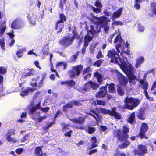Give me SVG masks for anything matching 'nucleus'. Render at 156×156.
<instances>
[{
    "label": "nucleus",
    "instance_id": "nucleus-1",
    "mask_svg": "<svg viewBox=\"0 0 156 156\" xmlns=\"http://www.w3.org/2000/svg\"><path fill=\"white\" fill-rule=\"evenodd\" d=\"M118 63L114 62L116 64L119 65L121 69L127 75L128 78L134 72L135 69L130 64H127V60L126 57L120 58L119 57V60H117Z\"/></svg>",
    "mask_w": 156,
    "mask_h": 156
},
{
    "label": "nucleus",
    "instance_id": "nucleus-2",
    "mask_svg": "<svg viewBox=\"0 0 156 156\" xmlns=\"http://www.w3.org/2000/svg\"><path fill=\"white\" fill-rule=\"evenodd\" d=\"M90 20L94 24V25L92 24L90 25V29L89 31L91 29V26H93L94 27H95V25H97L96 27L97 28H99L100 29V31L97 33V35H93V36H96L98 35V34L100 32L101 30V27L103 28L104 31L105 32H107L109 30V25L107 23H106L103 26H101V24L104 22H105L106 20V17L104 16H101L98 18L96 17L95 16H94L92 17L90 19Z\"/></svg>",
    "mask_w": 156,
    "mask_h": 156
},
{
    "label": "nucleus",
    "instance_id": "nucleus-3",
    "mask_svg": "<svg viewBox=\"0 0 156 156\" xmlns=\"http://www.w3.org/2000/svg\"><path fill=\"white\" fill-rule=\"evenodd\" d=\"M147 74H144L143 79H140V76L139 75H138V77L134 75L133 73L128 78L130 83L132 84H135L136 82L135 80L137 81L140 83L139 86L142 88L144 90V93L147 94V90L148 87V83L146 81V77Z\"/></svg>",
    "mask_w": 156,
    "mask_h": 156
},
{
    "label": "nucleus",
    "instance_id": "nucleus-4",
    "mask_svg": "<svg viewBox=\"0 0 156 156\" xmlns=\"http://www.w3.org/2000/svg\"><path fill=\"white\" fill-rule=\"evenodd\" d=\"M95 27L91 26V29L89 31L87 34L85 36L84 39V45L82 50V53L84 54L85 52L86 47L88 45V43L91 40L93 35H97V34L100 30V29L97 28L95 25Z\"/></svg>",
    "mask_w": 156,
    "mask_h": 156
},
{
    "label": "nucleus",
    "instance_id": "nucleus-5",
    "mask_svg": "<svg viewBox=\"0 0 156 156\" xmlns=\"http://www.w3.org/2000/svg\"><path fill=\"white\" fill-rule=\"evenodd\" d=\"M125 105L121 106L122 109L133 110L140 103L139 99L127 97L124 100Z\"/></svg>",
    "mask_w": 156,
    "mask_h": 156
},
{
    "label": "nucleus",
    "instance_id": "nucleus-6",
    "mask_svg": "<svg viewBox=\"0 0 156 156\" xmlns=\"http://www.w3.org/2000/svg\"><path fill=\"white\" fill-rule=\"evenodd\" d=\"M123 133L119 129L114 132L115 136H116L118 139L120 141L124 140L128 137V134L127 133L129 131V128L126 126H125L123 127Z\"/></svg>",
    "mask_w": 156,
    "mask_h": 156
},
{
    "label": "nucleus",
    "instance_id": "nucleus-7",
    "mask_svg": "<svg viewBox=\"0 0 156 156\" xmlns=\"http://www.w3.org/2000/svg\"><path fill=\"white\" fill-rule=\"evenodd\" d=\"M120 54L122 55V52H120ZM120 52H117L114 49H112L108 51L107 55L109 58L111 59V62L114 63V62H116L118 63L117 60H119V54Z\"/></svg>",
    "mask_w": 156,
    "mask_h": 156
},
{
    "label": "nucleus",
    "instance_id": "nucleus-8",
    "mask_svg": "<svg viewBox=\"0 0 156 156\" xmlns=\"http://www.w3.org/2000/svg\"><path fill=\"white\" fill-rule=\"evenodd\" d=\"M83 66L80 65L76 66L73 67L72 70L70 72V77H75L76 76H79L80 73V72Z\"/></svg>",
    "mask_w": 156,
    "mask_h": 156
},
{
    "label": "nucleus",
    "instance_id": "nucleus-9",
    "mask_svg": "<svg viewBox=\"0 0 156 156\" xmlns=\"http://www.w3.org/2000/svg\"><path fill=\"white\" fill-rule=\"evenodd\" d=\"M60 20H58L56 23V29L58 31L57 32H59L62 31V27H63L62 23L64 21H65L66 17L63 14H60L59 16Z\"/></svg>",
    "mask_w": 156,
    "mask_h": 156
},
{
    "label": "nucleus",
    "instance_id": "nucleus-10",
    "mask_svg": "<svg viewBox=\"0 0 156 156\" xmlns=\"http://www.w3.org/2000/svg\"><path fill=\"white\" fill-rule=\"evenodd\" d=\"M117 42H119V43H118L116 45V49L118 52H120V51L119 50V48L121 47H124V45L125 46H126L127 45L126 44H124V43L123 42V40L119 34L116 36L114 41L115 43Z\"/></svg>",
    "mask_w": 156,
    "mask_h": 156
},
{
    "label": "nucleus",
    "instance_id": "nucleus-11",
    "mask_svg": "<svg viewBox=\"0 0 156 156\" xmlns=\"http://www.w3.org/2000/svg\"><path fill=\"white\" fill-rule=\"evenodd\" d=\"M133 152L135 155L142 156L147 153V148L145 146L140 145L138 147V149H134Z\"/></svg>",
    "mask_w": 156,
    "mask_h": 156
},
{
    "label": "nucleus",
    "instance_id": "nucleus-12",
    "mask_svg": "<svg viewBox=\"0 0 156 156\" xmlns=\"http://www.w3.org/2000/svg\"><path fill=\"white\" fill-rule=\"evenodd\" d=\"M24 23L19 19H16L12 23L11 27L13 29H20L24 26Z\"/></svg>",
    "mask_w": 156,
    "mask_h": 156
},
{
    "label": "nucleus",
    "instance_id": "nucleus-13",
    "mask_svg": "<svg viewBox=\"0 0 156 156\" xmlns=\"http://www.w3.org/2000/svg\"><path fill=\"white\" fill-rule=\"evenodd\" d=\"M99 91L96 94V96L98 98H101L105 97L107 93L106 87H101L99 89Z\"/></svg>",
    "mask_w": 156,
    "mask_h": 156
},
{
    "label": "nucleus",
    "instance_id": "nucleus-14",
    "mask_svg": "<svg viewBox=\"0 0 156 156\" xmlns=\"http://www.w3.org/2000/svg\"><path fill=\"white\" fill-rule=\"evenodd\" d=\"M148 129V126L147 124L145 123H143L139 133V135L140 136V138L141 139H142L144 137H145V133L147 130Z\"/></svg>",
    "mask_w": 156,
    "mask_h": 156
},
{
    "label": "nucleus",
    "instance_id": "nucleus-15",
    "mask_svg": "<svg viewBox=\"0 0 156 156\" xmlns=\"http://www.w3.org/2000/svg\"><path fill=\"white\" fill-rule=\"evenodd\" d=\"M117 76L120 84L122 85L126 86L128 82L127 79L119 73H118Z\"/></svg>",
    "mask_w": 156,
    "mask_h": 156
},
{
    "label": "nucleus",
    "instance_id": "nucleus-16",
    "mask_svg": "<svg viewBox=\"0 0 156 156\" xmlns=\"http://www.w3.org/2000/svg\"><path fill=\"white\" fill-rule=\"evenodd\" d=\"M34 88H31L30 87L24 88L21 92L20 93V95L22 97L27 95L33 91L35 90Z\"/></svg>",
    "mask_w": 156,
    "mask_h": 156
},
{
    "label": "nucleus",
    "instance_id": "nucleus-17",
    "mask_svg": "<svg viewBox=\"0 0 156 156\" xmlns=\"http://www.w3.org/2000/svg\"><path fill=\"white\" fill-rule=\"evenodd\" d=\"M95 5L97 7H93V11L96 13H99L101 12V9L102 7V5L98 0H97L95 3Z\"/></svg>",
    "mask_w": 156,
    "mask_h": 156
},
{
    "label": "nucleus",
    "instance_id": "nucleus-18",
    "mask_svg": "<svg viewBox=\"0 0 156 156\" xmlns=\"http://www.w3.org/2000/svg\"><path fill=\"white\" fill-rule=\"evenodd\" d=\"M122 8L119 9L116 12L114 13L112 16L111 19L113 21L115 19L119 18L120 16L122 11Z\"/></svg>",
    "mask_w": 156,
    "mask_h": 156
},
{
    "label": "nucleus",
    "instance_id": "nucleus-19",
    "mask_svg": "<svg viewBox=\"0 0 156 156\" xmlns=\"http://www.w3.org/2000/svg\"><path fill=\"white\" fill-rule=\"evenodd\" d=\"M30 115L34 118H36L40 115V112L36 110L34 108L30 109Z\"/></svg>",
    "mask_w": 156,
    "mask_h": 156
},
{
    "label": "nucleus",
    "instance_id": "nucleus-20",
    "mask_svg": "<svg viewBox=\"0 0 156 156\" xmlns=\"http://www.w3.org/2000/svg\"><path fill=\"white\" fill-rule=\"evenodd\" d=\"M116 108H112L111 110V114L109 115L114 116L116 119H119L121 118V115L116 112Z\"/></svg>",
    "mask_w": 156,
    "mask_h": 156
},
{
    "label": "nucleus",
    "instance_id": "nucleus-21",
    "mask_svg": "<svg viewBox=\"0 0 156 156\" xmlns=\"http://www.w3.org/2000/svg\"><path fill=\"white\" fill-rule=\"evenodd\" d=\"M69 119L70 121L74 123L83 124L85 121V118L83 117H80L78 119Z\"/></svg>",
    "mask_w": 156,
    "mask_h": 156
},
{
    "label": "nucleus",
    "instance_id": "nucleus-22",
    "mask_svg": "<svg viewBox=\"0 0 156 156\" xmlns=\"http://www.w3.org/2000/svg\"><path fill=\"white\" fill-rule=\"evenodd\" d=\"M135 113L134 112H133L128 117L127 119V122L130 124H132L135 122Z\"/></svg>",
    "mask_w": 156,
    "mask_h": 156
},
{
    "label": "nucleus",
    "instance_id": "nucleus-23",
    "mask_svg": "<svg viewBox=\"0 0 156 156\" xmlns=\"http://www.w3.org/2000/svg\"><path fill=\"white\" fill-rule=\"evenodd\" d=\"M25 72L26 73H23V76H29L33 75L34 73V70L32 69L29 70V69H25Z\"/></svg>",
    "mask_w": 156,
    "mask_h": 156
},
{
    "label": "nucleus",
    "instance_id": "nucleus-24",
    "mask_svg": "<svg viewBox=\"0 0 156 156\" xmlns=\"http://www.w3.org/2000/svg\"><path fill=\"white\" fill-rule=\"evenodd\" d=\"M42 149L41 147H38L36 148L34 151L36 156H42Z\"/></svg>",
    "mask_w": 156,
    "mask_h": 156
},
{
    "label": "nucleus",
    "instance_id": "nucleus-25",
    "mask_svg": "<svg viewBox=\"0 0 156 156\" xmlns=\"http://www.w3.org/2000/svg\"><path fill=\"white\" fill-rule=\"evenodd\" d=\"M95 77L97 78L98 82L100 84H102L103 81L102 75L98 72H95L94 74Z\"/></svg>",
    "mask_w": 156,
    "mask_h": 156
},
{
    "label": "nucleus",
    "instance_id": "nucleus-26",
    "mask_svg": "<svg viewBox=\"0 0 156 156\" xmlns=\"http://www.w3.org/2000/svg\"><path fill=\"white\" fill-rule=\"evenodd\" d=\"M97 109L98 112L100 113L108 114L109 115L111 114V110L109 109L107 110L102 108H97Z\"/></svg>",
    "mask_w": 156,
    "mask_h": 156
},
{
    "label": "nucleus",
    "instance_id": "nucleus-27",
    "mask_svg": "<svg viewBox=\"0 0 156 156\" xmlns=\"http://www.w3.org/2000/svg\"><path fill=\"white\" fill-rule=\"evenodd\" d=\"M91 142L92 144V145L90 147H89V149H91L98 146V144H96L97 139L95 137L93 136L91 140Z\"/></svg>",
    "mask_w": 156,
    "mask_h": 156
},
{
    "label": "nucleus",
    "instance_id": "nucleus-28",
    "mask_svg": "<svg viewBox=\"0 0 156 156\" xmlns=\"http://www.w3.org/2000/svg\"><path fill=\"white\" fill-rule=\"evenodd\" d=\"M144 60V57H140L138 58L136 60V63L135 66L136 68H138L139 66L143 63Z\"/></svg>",
    "mask_w": 156,
    "mask_h": 156
},
{
    "label": "nucleus",
    "instance_id": "nucleus-29",
    "mask_svg": "<svg viewBox=\"0 0 156 156\" xmlns=\"http://www.w3.org/2000/svg\"><path fill=\"white\" fill-rule=\"evenodd\" d=\"M81 105L80 102L78 101H72L69 103V108H72L74 105L80 106Z\"/></svg>",
    "mask_w": 156,
    "mask_h": 156
},
{
    "label": "nucleus",
    "instance_id": "nucleus-30",
    "mask_svg": "<svg viewBox=\"0 0 156 156\" xmlns=\"http://www.w3.org/2000/svg\"><path fill=\"white\" fill-rule=\"evenodd\" d=\"M151 6L152 9L151 13H149L150 16H152L154 14H156V3L153 2L151 5Z\"/></svg>",
    "mask_w": 156,
    "mask_h": 156
},
{
    "label": "nucleus",
    "instance_id": "nucleus-31",
    "mask_svg": "<svg viewBox=\"0 0 156 156\" xmlns=\"http://www.w3.org/2000/svg\"><path fill=\"white\" fill-rule=\"evenodd\" d=\"M106 87L108 88L109 90L108 91L109 93H114L115 90L114 88V84H107Z\"/></svg>",
    "mask_w": 156,
    "mask_h": 156
},
{
    "label": "nucleus",
    "instance_id": "nucleus-32",
    "mask_svg": "<svg viewBox=\"0 0 156 156\" xmlns=\"http://www.w3.org/2000/svg\"><path fill=\"white\" fill-rule=\"evenodd\" d=\"M93 102L95 105H100L104 106L106 105L105 101L101 100H96V101H94Z\"/></svg>",
    "mask_w": 156,
    "mask_h": 156
},
{
    "label": "nucleus",
    "instance_id": "nucleus-33",
    "mask_svg": "<svg viewBox=\"0 0 156 156\" xmlns=\"http://www.w3.org/2000/svg\"><path fill=\"white\" fill-rule=\"evenodd\" d=\"M86 131L89 134H92L95 131V129L94 127H88L85 129Z\"/></svg>",
    "mask_w": 156,
    "mask_h": 156
},
{
    "label": "nucleus",
    "instance_id": "nucleus-34",
    "mask_svg": "<svg viewBox=\"0 0 156 156\" xmlns=\"http://www.w3.org/2000/svg\"><path fill=\"white\" fill-rule=\"evenodd\" d=\"M90 83L91 88L93 90L96 89L99 87V85L96 83L93 82L91 81H90Z\"/></svg>",
    "mask_w": 156,
    "mask_h": 156
},
{
    "label": "nucleus",
    "instance_id": "nucleus-35",
    "mask_svg": "<svg viewBox=\"0 0 156 156\" xmlns=\"http://www.w3.org/2000/svg\"><path fill=\"white\" fill-rule=\"evenodd\" d=\"M68 38H64L62 40H60V43L62 45H65L67 46L68 45Z\"/></svg>",
    "mask_w": 156,
    "mask_h": 156
},
{
    "label": "nucleus",
    "instance_id": "nucleus-36",
    "mask_svg": "<svg viewBox=\"0 0 156 156\" xmlns=\"http://www.w3.org/2000/svg\"><path fill=\"white\" fill-rule=\"evenodd\" d=\"M91 88L90 83V81L86 83L83 88V90L85 91L89 90Z\"/></svg>",
    "mask_w": 156,
    "mask_h": 156
},
{
    "label": "nucleus",
    "instance_id": "nucleus-37",
    "mask_svg": "<svg viewBox=\"0 0 156 156\" xmlns=\"http://www.w3.org/2000/svg\"><path fill=\"white\" fill-rule=\"evenodd\" d=\"M137 116L140 119L144 120L145 119L144 113L143 111H140L138 114Z\"/></svg>",
    "mask_w": 156,
    "mask_h": 156
},
{
    "label": "nucleus",
    "instance_id": "nucleus-38",
    "mask_svg": "<svg viewBox=\"0 0 156 156\" xmlns=\"http://www.w3.org/2000/svg\"><path fill=\"white\" fill-rule=\"evenodd\" d=\"M61 66H64L63 69H65L67 68V64L63 62H60L57 64L56 66L58 67Z\"/></svg>",
    "mask_w": 156,
    "mask_h": 156
},
{
    "label": "nucleus",
    "instance_id": "nucleus-39",
    "mask_svg": "<svg viewBox=\"0 0 156 156\" xmlns=\"http://www.w3.org/2000/svg\"><path fill=\"white\" fill-rule=\"evenodd\" d=\"M7 140L8 142H12L13 143H16L17 142V140L14 138H12L10 137V135H8L6 137Z\"/></svg>",
    "mask_w": 156,
    "mask_h": 156
},
{
    "label": "nucleus",
    "instance_id": "nucleus-40",
    "mask_svg": "<svg viewBox=\"0 0 156 156\" xmlns=\"http://www.w3.org/2000/svg\"><path fill=\"white\" fill-rule=\"evenodd\" d=\"M37 78H33L32 79V81L31 83V85L33 87H36L37 85L36 82L37 81Z\"/></svg>",
    "mask_w": 156,
    "mask_h": 156
},
{
    "label": "nucleus",
    "instance_id": "nucleus-41",
    "mask_svg": "<svg viewBox=\"0 0 156 156\" xmlns=\"http://www.w3.org/2000/svg\"><path fill=\"white\" fill-rule=\"evenodd\" d=\"M117 91L119 94L121 96H122L124 94L123 89L120 87H118L117 89Z\"/></svg>",
    "mask_w": 156,
    "mask_h": 156
},
{
    "label": "nucleus",
    "instance_id": "nucleus-42",
    "mask_svg": "<svg viewBox=\"0 0 156 156\" xmlns=\"http://www.w3.org/2000/svg\"><path fill=\"white\" fill-rule=\"evenodd\" d=\"M77 54L72 56L70 58L69 62H72L75 61L77 58Z\"/></svg>",
    "mask_w": 156,
    "mask_h": 156
},
{
    "label": "nucleus",
    "instance_id": "nucleus-43",
    "mask_svg": "<svg viewBox=\"0 0 156 156\" xmlns=\"http://www.w3.org/2000/svg\"><path fill=\"white\" fill-rule=\"evenodd\" d=\"M112 25H115L116 26H122L123 25V23L121 21H114L112 22Z\"/></svg>",
    "mask_w": 156,
    "mask_h": 156
},
{
    "label": "nucleus",
    "instance_id": "nucleus-44",
    "mask_svg": "<svg viewBox=\"0 0 156 156\" xmlns=\"http://www.w3.org/2000/svg\"><path fill=\"white\" fill-rule=\"evenodd\" d=\"M6 72V69L4 67H0V73L3 74L5 73Z\"/></svg>",
    "mask_w": 156,
    "mask_h": 156
},
{
    "label": "nucleus",
    "instance_id": "nucleus-45",
    "mask_svg": "<svg viewBox=\"0 0 156 156\" xmlns=\"http://www.w3.org/2000/svg\"><path fill=\"white\" fill-rule=\"evenodd\" d=\"M103 60H99L96 61L94 64V66H97L99 67L102 62Z\"/></svg>",
    "mask_w": 156,
    "mask_h": 156
},
{
    "label": "nucleus",
    "instance_id": "nucleus-46",
    "mask_svg": "<svg viewBox=\"0 0 156 156\" xmlns=\"http://www.w3.org/2000/svg\"><path fill=\"white\" fill-rule=\"evenodd\" d=\"M76 84L75 81L72 80H69V86L73 87Z\"/></svg>",
    "mask_w": 156,
    "mask_h": 156
},
{
    "label": "nucleus",
    "instance_id": "nucleus-47",
    "mask_svg": "<svg viewBox=\"0 0 156 156\" xmlns=\"http://www.w3.org/2000/svg\"><path fill=\"white\" fill-rule=\"evenodd\" d=\"M16 55L18 57L20 58L23 56V54L22 51L21 50H20L17 51Z\"/></svg>",
    "mask_w": 156,
    "mask_h": 156
},
{
    "label": "nucleus",
    "instance_id": "nucleus-48",
    "mask_svg": "<svg viewBox=\"0 0 156 156\" xmlns=\"http://www.w3.org/2000/svg\"><path fill=\"white\" fill-rule=\"evenodd\" d=\"M68 109V104H67L63 106V111L66 112Z\"/></svg>",
    "mask_w": 156,
    "mask_h": 156
},
{
    "label": "nucleus",
    "instance_id": "nucleus-49",
    "mask_svg": "<svg viewBox=\"0 0 156 156\" xmlns=\"http://www.w3.org/2000/svg\"><path fill=\"white\" fill-rule=\"evenodd\" d=\"M103 55H102V52L101 51H99L97 55V58H101L103 57Z\"/></svg>",
    "mask_w": 156,
    "mask_h": 156
},
{
    "label": "nucleus",
    "instance_id": "nucleus-50",
    "mask_svg": "<svg viewBox=\"0 0 156 156\" xmlns=\"http://www.w3.org/2000/svg\"><path fill=\"white\" fill-rule=\"evenodd\" d=\"M87 114L91 115V116L93 117L96 120H97V118L98 117L99 115H95L93 113H90V112H89L88 113H87Z\"/></svg>",
    "mask_w": 156,
    "mask_h": 156
},
{
    "label": "nucleus",
    "instance_id": "nucleus-51",
    "mask_svg": "<svg viewBox=\"0 0 156 156\" xmlns=\"http://www.w3.org/2000/svg\"><path fill=\"white\" fill-rule=\"evenodd\" d=\"M47 116L46 115L40 117L38 118V120L39 122H41L43 120L45 119Z\"/></svg>",
    "mask_w": 156,
    "mask_h": 156
},
{
    "label": "nucleus",
    "instance_id": "nucleus-52",
    "mask_svg": "<svg viewBox=\"0 0 156 156\" xmlns=\"http://www.w3.org/2000/svg\"><path fill=\"white\" fill-rule=\"evenodd\" d=\"M23 151V149L22 148H19L16 149L15 151L19 155L21 154V152Z\"/></svg>",
    "mask_w": 156,
    "mask_h": 156
},
{
    "label": "nucleus",
    "instance_id": "nucleus-53",
    "mask_svg": "<svg viewBox=\"0 0 156 156\" xmlns=\"http://www.w3.org/2000/svg\"><path fill=\"white\" fill-rule=\"evenodd\" d=\"M76 35L74 34L72 36V38L71 39H69V41H70L69 42V44H71L74 39L76 38Z\"/></svg>",
    "mask_w": 156,
    "mask_h": 156
},
{
    "label": "nucleus",
    "instance_id": "nucleus-54",
    "mask_svg": "<svg viewBox=\"0 0 156 156\" xmlns=\"http://www.w3.org/2000/svg\"><path fill=\"white\" fill-rule=\"evenodd\" d=\"M62 130L63 131H66L68 129V125L64 124L62 126Z\"/></svg>",
    "mask_w": 156,
    "mask_h": 156
},
{
    "label": "nucleus",
    "instance_id": "nucleus-55",
    "mask_svg": "<svg viewBox=\"0 0 156 156\" xmlns=\"http://www.w3.org/2000/svg\"><path fill=\"white\" fill-rule=\"evenodd\" d=\"M41 110L44 112H47L50 109V108L49 107H47L46 108H41Z\"/></svg>",
    "mask_w": 156,
    "mask_h": 156
},
{
    "label": "nucleus",
    "instance_id": "nucleus-56",
    "mask_svg": "<svg viewBox=\"0 0 156 156\" xmlns=\"http://www.w3.org/2000/svg\"><path fill=\"white\" fill-rule=\"evenodd\" d=\"M138 30L142 32L144 31V28L143 26H141V25L139 24Z\"/></svg>",
    "mask_w": 156,
    "mask_h": 156
},
{
    "label": "nucleus",
    "instance_id": "nucleus-57",
    "mask_svg": "<svg viewBox=\"0 0 156 156\" xmlns=\"http://www.w3.org/2000/svg\"><path fill=\"white\" fill-rule=\"evenodd\" d=\"M145 96L150 101H154V99L153 98L150 97H149L148 95L147 92V94L146 93H144Z\"/></svg>",
    "mask_w": 156,
    "mask_h": 156
},
{
    "label": "nucleus",
    "instance_id": "nucleus-58",
    "mask_svg": "<svg viewBox=\"0 0 156 156\" xmlns=\"http://www.w3.org/2000/svg\"><path fill=\"white\" fill-rule=\"evenodd\" d=\"M95 48V46L93 45H91L90 46V51L91 53H93L94 51V49Z\"/></svg>",
    "mask_w": 156,
    "mask_h": 156
},
{
    "label": "nucleus",
    "instance_id": "nucleus-59",
    "mask_svg": "<svg viewBox=\"0 0 156 156\" xmlns=\"http://www.w3.org/2000/svg\"><path fill=\"white\" fill-rule=\"evenodd\" d=\"M90 70V68L89 67L85 69L83 71V74L84 75H85L87 73L89 72Z\"/></svg>",
    "mask_w": 156,
    "mask_h": 156
},
{
    "label": "nucleus",
    "instance_id": "nucleus-60",
    "mask_svg": "<svg viewBox=\"0 0 156 156\" xmlns=\"http://www.w3.org/2000/svg\"><path fill=\"white\" fill-rule=\"evenodd\" d=\"M0 44L1 45L2 49L4 48L5 43L3 40L0 39Z\"/></svg>",
    "mask_w": 156,
    "mask_h": 156
},
{
    "label": "nucleus",
    "instance_id": "nucleus-61",
    "mask_svg": "<svg viewBox=\"0 0 156 156\" xmlns=\"http://www.w3.org/2000/svg\"><path fill=\"white\" fill-rule=\"evenodd\" d=\"M98 151V149L97 148L95 149H93L92 151H90L89 153V154L90 155H91L93 154V153H94L97 152Z\"/></svg>",
    "mask_w": 156,
    "mask_h": 156
},
{
    "label": "nucleus",
    "instance_id": "nucleus-62",
    "mask_svg": "<svg viewBox=\"0 0 156 156\" xmlns=\"http://www.w3.org/2000/svg\"><path fill=\"white\" fill-rule=\"evenodd\" d=\"M91 74L90 73H88L86 75L84 76V79L86 80L88 78H90L91 77Z\"/></svg>",
    "mask_w": 156,
    "mask_h": 156
},
{
    "label": "nucleus",
    "instance_id": "nucleus-63",
    "mask_svg": "<svg viewBox=\"0 0 156 156\" xmlns=\"http://www.w3.org/2000/svg\"><path fill=\"white\" fill-rule=\"evenodd\" d=\"M134 7L137 9H139L140 8V5L137 2L135 4Z\"/></svg>",
    "mask_w": 156,
    "mask_h": 156
},
{
    "label": "nucleus",
    "instance_id": "nucleus-64",
    "mask_svg": "<svg viewBox=\"0 0 156 156\" xmlns=\"http://www.w3.org/2000/svg\"><path fill=\"white\" fill-rule=\"evenodd\" d=\"M115 156H126V155L124 153L122 152L116 154Z\"/></svg>",
    "mask_w": 156,
    "mask_h": 156
}]
</instances>
